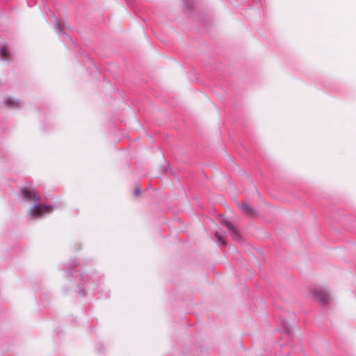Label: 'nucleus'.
<instances>
[{
  "mask_svg": "<svg viewBox=\"0 0 356 356\" xmlns=\"http://www.w3.org/2000/svg\"><path fill=\"white\" fill-rule=\"evenodd\" d=\"M20 192L23 195L24 198L29 202H38L40 201V196L36 194L34 189L22 187L20 188Z\"/></svg>",
  "mask_w": 356,
  "mask_h": 356,
  "instance_id": "obj_2",
  "label": "nucleus"
},
{
  "mask_svg": "<svg viewBox=\"0 0 356 356\" xmlns=\"http://www.w3.org/2000/svg\"><path fill=\"white\" fill-rule=\"evenodd\" d=\"M54 210L53 207L45 204H34L27 211L29 216L32 218H38L43 214L49 213Z\"/></svg>",
  "mask_w": 356,
  "mask_h": 356,
  "instance_id": "obj_1",
  "label": "nucleus"
},
{
  "mask_svg": "<svg viewBox=\"0 0 356 356\" xmlns=\"http://www.w3.org/2000/svg\"><path fill=\"white\" fill-rule=\"evenodd\" d=\"M238 207L241 208L242 211L247 215L251 216L254 213L253 209L246 203L238 204Z\"/></svg>",
  "mask_w": 356,
  "mask_h": 356,
  "instance_id": "obj_5",
  "label": "nucleus"
},
{
  "mask_svg": "<svg viewBox=\"0 0 356 356\" xmlns=\"http://www.w3.org/2000/svg\"><path fill=\"white\" fill-rule=\"evenodd\" d=\"M215 235L218 238V241L222 243V245L225 246V242L223 237L220 236L218 233H216Z\"/></svg>",
  "mask_w": 356,
  "mask_h": 356,
  "instance_id": "obj_8",
  "label": "nucleus"
},
{
  "mask_svg": "<svg viewBox=\"0 0 356 356\" xmlns=\"http://www.w3.org/2000/svg\"><path fill=\"white\" fill-rule=\"evenodd\" d=\"M315 298L322 303H327L330 300V296L323 291H316L314 292Z\"/></svg>",
  "mask_w": 356,
  "mask_h": 356,
  "instance_id": "obj_4",
  "label": "nucleus"
},
{
  "mask_svg": "<svg viewBox=\"0 0 356 356\" xmlns=\"http://www.w3.org/2000/svg\"><path fill=\"white\" fill-rule=\"evenodd\" d=\"M134 193L136 195H138L140 194V189L138 187L136 188Z\"/></svg>",
  "mask_w": 356,
  "mask_h": 356,
  "instance_id": "obj_9",
  "label": "nucleus"
},
{
  "mask_svg": "<svg viewBox=\"0 0 356 356\" xmlns=\"http://www.w3.org/2000/svg\"><path fill=\"white\" fill-rule=\"evenodd\" d=\"M6 105L9 108H18L19 107V102L17 99H13L10 97L6 99L5 102Z\"/></svg>",
  "mask_w": 356,
  "mask_h": 356,
  "instance_id": "obj_6",
  "label": "nucleus"
},
{
  "mask_svg": "<svg viewBox=\"0 0 356 356\" xmlns=\"http://www.w3.org/2000/svg\"><path fill=\"white\" fill-rule=\"evenodd\" d=\"M0 54L3 59H7L8 56V52L7 51L6 47L3 46L0 48Z\"/></svg>",
  "mask_w": 356,
  "mask_h": 356,
  "instance_id": "obj_7",
  "label": "nucleus"
},
{
  "mask_svg": "<svg viewBox=\"0 0 356 356\" xmlns=\"http://www.w3.org/2000/svg\"><path fill=\"white\" fill-rule=\"evenodd\" d=\"M220 222L222 225H224L227 227V229L231 232V234L234 238H235V239L238 238L237 230L230 222H229L227 220H226L222 217L220 219Z\"/></svg>",
  "mask_w": 356,
  "mask_h": 356,
  "instance_id": "obj_3",
  "label": "nucleus"
}]
</instances>
